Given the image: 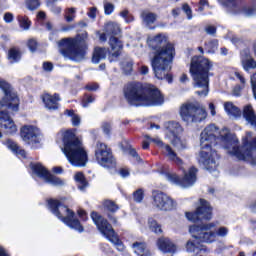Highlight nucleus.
<instances>
[{
  "mask_svg": "<svg viewBox=\"0 0 256 256\" xmlns=\"http://www.w3.org/2000/svg\"><path fill=\"white\" fill-rule=\"evenodd\" d=\"M242 115L247 124L251 125V127H255L256 129V113L251 104L243 107Z\"/></svg>",
  "mask_w": 256,
  "mask_h": 256,
  "instance_id": "nucleus-22",
  "label": "nucleus"
},
{
  "mask_svg": "<svg viewBox=\"0 0 256 256\" xmlns=\"http://www.w3.org/2000/svg\"><path fill=\"white\" fill-rule=\"evenodd\" d=\"M58 137L63 143L61 150L67 161L73 167H85L89 161V155L83 141L75 135V132L73 130H61Z\"/></svg>",
  "mask_w": 256,
  "mask_h": 256,
  "instance_id": "nucleus-5",
  "label": "nucleus"
},
{
  "mask_svg": "<svg viewBox=\"0 0 256 256\" xmlns=\"http://www.w3.org/2000/svg\"><path fill=\"white\" fill-rule=\"evenodd\" d=\"M88 17L90 19H95V17H97V8L96 7L90 8V10L88 12Z\"/></svg>",
  "mask_w": 256,
  "mask_h": 256,
  "instance_id": "nucleus-54",
  "label": "nucleus"
},
{
  "mask_svg": "<svg viewBox=\"0 0 256 256\" xmlns=\"http://www.w3.org/2000/svg\"><path fill=\"white\" fill-rule=\"evenodd\" d=\"M20 136L27 145L41 143V130L33 125H25L20 129Z\"/></svg>",
  "mask_w": 256,
  "mask_h": 256,
  "instance_id": "nucleus-18",
  "label": "nucleus"
},
{
  "mask_svg": "<svg viewBox=\"0 0 256 256\" xmlns=\"http://www.w3.org/2000/svg\"><path fill=\"white\" fill-rule=\"evenodd\" d=\"M91 219L96 225L98 231L110 241V243H113L115 245L116 249L118 251H125V246L123 245V242L119 240V236L117 233H115V230L113 229V226L109 224V221L105 219L101 214L93 211L91 212Z\"/></svg>",
  "mask_w": 256,
  "mask_h": 256,
  "instance_id": "nucleus-10",
  "label": "nucleus"
},
{
  "mask_svg": "<svg viewBox=\"0 0 256 256\" xmlns=\"http://www.w3.org/2000/svg\"><path fill=\"white\" fill-rule=\"evenodd\" d=\"M152 198V205L159 211H173V209H177V201L161 191L153 192Z\"/></svg>",
  "mask_w": 256,
  "mask_h": 256,
  "instance_id": "nucleus-15",
  "label": "nucleus"
},
{
  "mask_svg": "<svg viewBox=\"0 0 256 256\" xmlns=\"http://www.w3.org/2000/svg\"><path fill=\"white\" fill-rule=\"evenodd\" d=\"M122 69L125 73H131L133 71V61L127 60L122 62Z\"/></svg>",
  "mask_w": 256,
  "mask_h": 256,
  "instance_id": "nucleus-40",
  "label": "nucleus"
},
{
  "mask_svg": "<svg viewBox=\"0 0 256 256\" xmlns=\"http://www.w3.org/2000/svg\"><path fill=\"white\" fill-rule=\"evenodd\" d=\"M241 63L244 71L256 69V61L251 57V54L247 49L241 52Z\"/></svg>",
  "mask_w": 256,
  "mask_h": 256,
  "instance_id": "nucleus-23",
  "label": "nucleus"
},
{
  "mask_svg": "<svg viewBox=\"0 0 256 256\" xmlns=\"http://www.w3.org/2000/svg\"><path fill=\"white\" fill-rule=\"evenodd\" d=\"M31 169L33 173L37 177H39V179L45 181V183H49L50 185H54L55 187H63V185H65V181L51 174L47 170V168L41 165L40 163L31 164Z\"/></svg>",
  "mask_w": 256,
  "mask_h": 256,
  "instance_id": "nucleus-16",
  "label": "nucleus"
},
{
  "mask_svg": "<svg viewBox=\"0 0 256 256\" xmlns=\"http://www.w3.org/2000/svg\"><path fill=\"white\" fill-rule=\"evenodd\" d=\"M47 6L50 7V11H52L54 15H59V13H61V7L52 3H48Z\"/></svg>",
  "mask_w": 256,
  "mask_h": 256,
  "instance_id": "nucleus-45",
  "label": "nucleus"
},
{
  "mask_svg": "<svg viewBox=\"0 0 256 256\" xmlns=\"http://www.w3.org/2000/svg\"><path fill=\"white\" fill-rule=\"evenodd\" d=\"M74 179L78 183V188L80 189V191H84L85 187H87V180H85V176L83 175V173H76Z\"/></svg>",
  "mask_w": 256,
  "mask_h": 256,
  "instance_id": "nucleus-32",
  "label": "nucleus"
},
{
  "mask_svg": "<svg viewBox=\"0 0 256 256\" xmlns=\"http://www.w3.org/2000/svg\"><path fill=\"white\" fill-rule=\"evenodd\" d=\"M65 199L61 200H55L50 199L48 201L49 209L53 213V215H56L65 225L70 227V229H75L76 231H79V233H83V226H81V222H79L78 219H73V211L71 209L67 208V206H63V202Z\"/></svg>",
  "mask_w": 256,
  "mask_h": 256,
  "instance_id": "nucleus-8",
  "label": "nucleus"
},
{
  "mask_svg": "<svg viewBox=\"0 0 256 256\" xmlns=\"http://www.w3.org/2000/svg\"><path fill=\"white\" fill-rule=\"evenodd\" d=\"M4 145H6L8 149H11V151L18 157H23L24 159L27 157V152L21 149L13 140H7Z\"/></svg>",
  "mask_w": 256,
  "mask_h": 256,
  "instance_id": "nucleus-26",
  "label": "nucleus"
},
{
  "mask_svg": "<svg viewBox=\"0 0 256 256\" xmlns=\"http://www.w3.org/2000/svg\"><path fill=\"white\" fill-rule=\"evenodd\" d=\"M102 130L106 135H109L111 133V123L104 122L102 124Z\"/></svg>",
  "mask_w": 256,
  "mask_h": 256,
  "instance_id": "nucleus-51",
  "label": "nucleus"
},
{
  "mask_svg": "<svg viewBox=\"0 0 256 256\" xmlns=\"http://www.w3.org/2000/svg\"><path fill=\"white\" fill-rule=\"evenodd\" d=\"M40 5L41 3L39 2V0H27L26 2V6L29 11H35V9H39Z\"/></svg>",
  "mask_w": 256,
  "mask_h": 256,
  "instance_id": "nucleus-39",
  "label": "nucleus"
},
{
  "mask_svg": "<svg viewBox=\"0 0 256 256\" xmlns=\"http://www.w3.org/2000/svg\"><path fill=\"white\" fill-rule=\"evenodd\" d=\"M52 171H53V173H56V174H58V175H61V173H63V168L62 167H54L53 169H52Z\"/></svg>",
  "mask_w": 256,
  "mask_h": 256,
  "instance_id": "nucleus-62",
  "label": "nucleus"
},
{
  "mask_svg": "<svg viewBox=\"0 0 256 256\" xmlns=\"http://www.w3.org/2000/svg\"><path fill=\"white\" fill-rule=\"evenodd\" d=\"M120 17L125 20V23H133L135 18L129 13V10L125 9L120 12Z\"/></svg>",
  "mask_w": 256,
  "mask_h": 256,
  "instance_id": "nucleus-38",
  "label": "nucleus"
},
{
  "mask_svg": "<svg viewBox=\"0 0 256 256\" xmlns=\"http://www.w3.org/2000/svg\"><path fill=\"white\" fill-rule=\"evenodd\" d=\"M208 108L210 109V113H211L212 117H215V115H217V111H215V104L210 103L208 105Z\"/></svg>",
  "mask_w": 256,
  "mask_h": 256,
  "instance_id": "nucleus-60",
  "label": "nucleus"
},
{
  "mask_svg": "<svg viewBox=\"0 0 256 256\" xmlns=\"http://www.w3.org/2000/svg\"><path fill=\"white\" fill-rule=\"evenodd\" d=\"M243 89H245V85H236L232 90V95L234 97H241V91H243Z\"/></svg>",
  "mask_w": 256,
  "mask_h": 256,
  "instance_id": "nucleus-42",
  "label": "nucleus"
},
{
  "mask_svg": "<svg viewBox=\"0 0 256 256\" xmlns=\"http://www.w3.org/2000/svg\"><path fill=\"white\" fill-rule=\"evenodd\" d=\"M224 109L229 117H241V110L233 102L224 103Z\"/></svg>",
  "mask_w": 256,
  "mask_h": 256,
  "instance_id": "nucleus-27",
  "label": "nucleus"
},
{
  "mask_svg": "<svg viewBox=\"0 0 256 256\" xmlns=\"http://www.w3.org/2000/svg\"><path fill=\"white\" fill-rule=\"evenodd\" d=\"M106 33L108 35H119V33H121V28L119 27V24L115 22H109L106 25Z\"/></svg>",
  "mask_w": 256,
  "mask_h": 256,
  "instance_id": "nucleus-30",
  "label": "nucleus"
},
{
  "mask_svg": "<svg viewBox=\"0 0 256 256\" xmlns=\"http://www.w3.org/2000/svg\"><path fill=\"white\" fill-rule=\"evenodd\" d=\"M205 7H209V2L207 0H200L198 10L203 12L205 11Z\"/></svg>",
  "mask_w": 256,
  "mask_h": 256,
  "instance_id": "nucleus-53",
  "label": "nucleus"
},
{
  "mask_svg": "<svg viewBox=\"0 0 256 256\" xmlns=\"http://www.w3.org/2000/svg\"><path fill=\"white\" fill-rule=\"evenodd\" d=\"M140 75H148L149 74V67L147 66H141L139 68Z\"/></svg>",
  "mask_w": 256,
  "mask_h": 256,
  "instance_id": "nucleus-58",
  "label": "nucleus"
},
{
  "mask_svg": "<svg viewBox=\"0 0 256 256\" xmlns=\"http://www.w3.org/2000/svg\"><path fill=\"white\" fill-rule=\"evenodd\" d=\"M132 247L134 249V253H136V255L138 256H151V251L147 249V246L145 245V243L135 242L132 245Z\"/></svg>",
  "mask_w": 256,
  "mask_h": 256,
  "instance_id": "nucleus-28",
  "label": "nucleus"
},
{
  "mask_svg": "<svg viewBox=\"0 0 256 256\" xmlns=\"http://www.w3.org/2000/svg\"><path fill=\"white\" fill-rule=\"evenodd\" d=\"M134 201H136V203H141L143 201V190L142 189H138L134 192Z\"/></svg>",
  "mask_w": 256,
  "mask_h": 256,
  "instance_id": "nucleus-43",
  "label": "nucleus"
},
{
  "mask_svg": "<svg viewBox=\"0 0 256 256\" xmlns=\"http://www.w3.org/2000/svg\"><path fill=\"white\" fill-rule=\"evenodd\" d=\"M1 109H9L12 113L19 111V96L7 81L0 78V129H4L7 135L17 133V125L9 115V112Z\"/></svg>",
  "mask_w": 256,
  "mask_h": 256,
  "instance_id": "nucleus-4",
  "label": "nucleus"
},
{
  "mask_svg": "<svg viewBox=\"0 0 256 256\" xmlns=\"http://www.w3.org/2000/svg\"><path fill=\"white\" fill-rule=\"evenodd\" d=\"M109 45L112 49V53L109 55V60L115 61V59L121 55V51L123 50V42L116 37H111L109 40Z\"/></svg>",
  "mask_w": 256,
  "mask_h": 256,
  "instance_id": "nucleus-21",
  "label": "nucleus"
},
{
  "mask_svg": "<svg viewBox=\"0 0 256 256\" xmlns=\"http://www.w3.org/2000/svg\"><path fill=\"white\" fill-rule=\"evenodd\" d=\"M155 45V55L151 61L154 75L157 79H166L168 83H173V77L169 75L171 63L175 57V48L169 43L165 34H159L152 40Z\"/></svg>",
  "mask_w": 256,
  "mask_h": 256,
  "instance_id": "nucleus-3",
  "label": "nucleus"
},
{
  "mask_svg": "<svg viewBox=\"0 0 256 256\" xmlns=\"http://www.w3.org/2000/svg\"><path fill=\"white\" fill-rule=\"evenodd\" d=\"M113 11H115V5H113L110 2H105L104 3V12L105 15H111V13H113Z\"/></svg>",
  "mask_w": 256,
  "mask_h": 256,
  "instance_id": "nucleus-41",
  "label": "nucleus"
},
{
  "mask_svg": "<svg viewBox=\"0 0 256 256\" xmlns=\"http://www.w3.org/2000/svg\"><path fill=\"white\" fill-rule=\"evenodd\" d=\"M86 89H87V91H97V89H99V85H97V84H87Z\"/></svg>",
  "mask_w": 256,
  "mask_h": 256,
  "instance_id": "nucleus-59",
  "label": "nucleus"
},
{
  "mask_svg": "<svg viewBox=\"0 0 256 256\" xmlns=\"http://www.w3.org/2000/svg\"><path fill=\"white\" fill-rule=\"evenodd\" d=\"M148 226H149V229L153 231V233H156V234L163 233V230L161 229V225H159L157 221L153 219L148 220Z\"/></svg>",
  "mask_w": 256,
  "mask_h": 256,
  "instance_id": "nucleus-36",
  "label": "nucleus"
},
{
  "mask_svg": "<svg viewBox=\"0 0 256 256\" xmlns=\"http://www.w3.org/2000/svg\"><path fill=\"white\" fill-rule=\"evenodd\" d=\"M4 21H5V23H12V21H13V14H11V13H6L5 15H4Z\"/></svg>",
  "mask_w": 256,
  "mask_h": 256,
  "instance_id": "nucleus-57",
  "label": "nucleus"
},
{
  "mask_svg": "<svg viewBox=\"0 0 256 256\" xmlns=\"http://www.w3.org/2000/svg\"><path fill=\"white\" fill-rule=\"evenodd\" d=\"M109 50L107 48L96 47L92 56V63L98 64L102 59L107 58Z\"/></svg>",
  "mask_w": 256,
  "mask_h": 256,
  "instance_id": "nucleus-25",
  "label": "nucleus"
},
{
  "mask_svg": "<svg viewBox=\"0 0 256 256\" xmlns=\"http://www.w3.org/2000/svg\"><path fill=\"white\" fill-rule=\"evenodd\" d=\"M95 157L99 165H102V167H113V165H115L111 149L104 143L98 142L96 144Z\"/></svg>",
  "mask_w": 256,
  "mask_h": 256,
  "instance_id": "nucleus-17",
  "label": "nucleus"
},
{
  "mask_svg": "<svg viewBox=\"0 0 256 256\" xmlns=\"http://www.w3.org/2000/svg\"><path fill=\"white\" fill-rule=\"evenodd\" d=\"M164 179L175 185H180V187H191L197 181V168L191 167L188 172H185L182 179L178 175L171 173L164 174Z\"/></svg>",
  "mask_w": 256,
  "mask_h": 256,
  "instance_id": "nucleus-14",
  "label": "nucleus"
},
{
  "mask_svg": "<svg viewBox=\"0 0 256 256\" xmlns=\"http://www.w3.org/2000/svg\"><path fill=\"white\" fill-rule=\"evenodd\" d=\"M221 143L227 154L238 161H247L250 165L256 167V134L246 132L242 138V146H239V138L235 134H231L229 129L219 128L215 124H210L204 128L200 135V147L198 162L204 165L205 169L213 173L214 177L219 176L217 171V161L219 156L217 152L211 148L212 145Z\"/></svg>",
  "mask_w": 256,
  "mask_h": 256,
  "instance_id": "nucleus-1",
  "label": "nucleus"
},
{
  "mask_svg": "<svg viewBox=\"0 0 256 256\" xmlns=\"http://www.w3.org/2000/svg\"><path fill=\"white\" fill-rule=\"evenodd\" d=\"M219 47V42L217 40H210L205 43V49L207 53H215Z\"/></svg>",
  "mask_w": 256,
  "mask_h": 256,
  "instance_id": "nucleus-35",
  "label": "nucleus"
},
{
  "mask_svg": "<svg viewBox=\"0 0 256 256\" xmlns=\"http://www.w3.org/2000/svg\"><path fill=\"white\" fill-rule=\"evenodd\" d=\"M140 17L142 19L143 25L146 27H151L157 21V14L149 11V10H144L141 12Z\"/></svg>",
  "mask_w": 256,
  "mask_h": 256,
  "instance_id": "nucleus-24",
  "label": "nucleus"
},
{
  "mask_svg": "<svg viewBox=\"0 0 256 256\" xmlns=\"http://www.w3.org/2000/svg\"><path fill=\"white\" fill-rule=\"evenodd\" d=\"M28 47L32 53L35 52V50L37 49V40L30 39L28 41Z\"/></svg>",
  "mask_w": 256,
  "mask_h": 256,
  "instance_id": "nucleus-48",
  "label": "nucleus"
},
{
  "mask_svg": "<svg viewBox=\"0 0 256 256\" xmlns=\"http://www.w3.org/2000/svg\"><path fill=\"white\" fill-rule=\"evenodd\" d=\"M213 69V63L209 59L201 56H194L190 63V75L194 81L195 89L199 97H207L209 95V71Z\"/></svg>",
  "mask_w": 256,
  "mask_h": 256,
  "instance_id": "nucleus-7",
  "label": "nucleus"
},
{
  "mask_svg": "<svg viewBox=\"0 0 256 256\" xmlns=\"http://www.w3.org/2000/svg\"><path fill=\"white\" fill-rule=\"evenodd\" d=\"M8 59L9 61H11V63H17V61L21 59V53L19 52V50L12 48L8 52Z\"/></svg>",
  "mask_w": 256,
  "mask_h": 256,
  "instance_id": "nucleus-33",
  "label": "nucleus"
},
{
  "mask_svg": "<svg viewBox=\"0 0 256 256\" xmlns=\"http://www.w3.org/2000/svg\"><path fill=\"white\" fill-rule=\"evenodd\" d=\"M65 115L71 117V123L73 127H79L81 125V117L75 114L73 110H65Z\"/></svg>",
  "mask_w": 256,
  "mask_h": 256,
  "instance_id": "nucleus-31",
  "label": "nucleus"
},
{
  "mask_svg": "<svg viewBox=\"0 0 256 256\" xmlns=\"http://www.w3.org/2000/svg\"><path fill=\"white\" fill-rule=\"evenodd\" d=\"M216 227L217 222H210L199 226H190L189 231L193 239H195V241H187V253H192L195 256L209 255V248H207V246L205 245L197 244V241H200V243H207L208 245H211V243H215V241H217V237L223 238L229 235V228L221 226L218 229H216Z\"/></svg>",
  "mask_w": 256,
  "mask_h": 256,
  "instance_id": "nucleus-2",
  "label": "nucleus"
},
{
  "mask_svg": "<svg viewBox=\"0 0 256 256\" xmlns=\"http://www.w3.org/2000/svg\"><path fill=\"white\" fill-rule=\"evenodd\" d=\"M124 97L129 105H163V96L155 86L143 87L141 83H130L124 88Z\"/></svg>",
  "mask_w": 256,
  "mask_h": 256,
  "instance_id": "nucleus-6",
  "label": "nucleus"
},
{
  "mask_svg": "<svg viewBox=\"0 0 256 256\" xmlns=\"http://www.w3.org/2000/svg\"><path fill=\"white\" fill-rule=\"evenodd\" d=\"M205 32L208 35H215L217 33V28H215V26L208 25L205 27Z\"/></svg>",
  "mask_w": 256,
  "mask_h": 256,
  "instance_id": "nucleus-50",
  "label": "nucleus"
},
{
  "mask_svg": "<svg viewBox=\"0 0 256 256\" xmlns=\"http://www.w3.org/2000/svg\"><path fill=\"white\" fill-rule=\"evenodd\" d=\"M234 75H235L236 79H238V81H240L241 85H245L247 83V80H245V77L240 72H235Z\"/></svg>",
  "mask_w": 256,
  "mask_h": 256,
  "instance_id": "nucleus-52",
  "label": "nucleus"
},
{
  "mask_svg": "<svg viewBox=\"0 0 256 256\" xmlns=\"http://www.w3.org/2000/svg\"><path fill=\"white\" fill-rule=\"evenodd\" d=\"M145 137L146 139H149L150 141H152V143H155L156 145H158V147L162 149V153H164V155H166V157H168L170 161H174V163H176L177 165H181L183 163V160H181V158L177 156V153L174 152L173 148H171V146H169L168 144L163 143L161 139L159 138L151 139V137L147 135Z\"/></svg>",
  "mask_w": 256,
  "mask_h": 256,
  "instance_id": "nucleus-19",
  "label": "nucleus"
},
{
  "mask_svg": "<svg viewBox=\"0 0 256 256\" xmlns=\"http://www.w3.org/2000/svg\"><path fill=\"white\" fill-rule=\"evenodd\" d=\"M207 109L199 103L187 102L180 107V117L185 123H203L207 119Z\"/></svg>",
  "mask_w": 256,
  "mask_h": 256,
  "instance_id": "nucleus-11",
  "label": "nucleus"
},
{
  "mask_svg": "<svg viewBox=\"0 0 256 256\" xmlns=\"http://www.w3.org/2000/svg\"><path fill=\"white\" fill-rule=\"evenodd\" d=\"M65 19L68 23H71L73 21V19H75V15H72V14H67L66 13V16H65Z\"/></svg>",
  "mask_w": 256,
  "mask_h": 256,
  "instance_id": "nucleus-63",
  "label": "nucleus"
},
{
  "mask_svg": "<svg viewBox=\"0 0 256 256\" xmlns=\"http://www.w3.org/2000/svg\"><path fill=\"white\" fill-rule=\"evenodd\" d=\"M103 207L104 211L107 213H117V211H119V206L111 200H105L103 202Z\"/></svg>",
  "mask_w": 256,
  "mask_h": 256,
  "instance_id": "nucleus-29",
  "label": "nucleus"
},
{
  "mask_svg": "<svg viewBox=\"0 0 256 256\" xmlns=\"http://www.w3.org/2000/svg\"><path fill=\"white\" fill-rule=\"evenodd\" d=\"M224 5H226V7H237L239 0H224Z\"/></svg>",
  "mask_w": 256,
  "mask_h": 256,
  "instance_id": "nucleus-49",
  "label": "nucleus"
},
{
  "mask_svg": "<svg viewBox=\"0 0 256 256\" xmlns=\"http://www.w3.org/2000/svg\"><path fill=\"white\" fill-rule=\"evenodd\" d=\"M189 81V77H187V74H182L180 77V83H187Z\"/></svg>",
  "mask_w": 256,
  "mask_h": 256,
  "instance_id": "nucleus-64",
  "label": "nucleus"
},
{
  "mask_svg": "<svg viewBox=\"0 0 256 256\" xmlns=\"http://www.w3.org/2000/svg\"><path fill=\"white\" fill-rule=\"evenodd\" d=\"M42 101L49 111H57L59 109V101H61V97L59 94L51 95L49 93H45L42 95Z\"/></svg>",
  "mask_w": 256,
  "mask_h": 256,
  "instance_id": "nucleus-20",
  "label": "nucleus"
},
{
  "mask_svg": "<svg viewBox=\"0 0 256 256\" xmlns=\"http://www.w3.org/2000/svg\"><path fill=\"white\" fill-rule=\"evenodd\" d=\"M18 21L20 23V27L24 29V31H29V27H31V22L27 16H19Z\"/></svg>",
  "mask_w": 256,
  "mask_h": 256,
  "instance_id": "nucleus-37",
  "label": "nucleus"
},
{
  "mask_svg": "<svg viewBox=\"0 0 256 256\" xmlns=\"http://www.w3.org/2000/svg\"><path fill=\"white\" fill-rule=\"evenodd\" d=\"M95 98L93 96H85L82 101V107H89L90 103H94Z\"/></svg>",
  "mask_w": 256,
  "mask_h": 256,
  "instance_id": "nucleus-44",
  "label": "nucleus"
},
{
  "mask_svg": "<svg viewBox=\"0 0 256 256\" xmlns=\"http://www.w3.org/2000/svg\"><path fill=\"white\" fill-rule=\"evenodd\" d=\"M129 155L136 159V161H141V158L139 157V154H137V151L135 149H130Z\"/></svg>",
  "mask_w": 256,
  "mask_h": 256,
  "instance_id": "nucleus-56",
  "label": "nucleus"
},
{
  "mask_svg": "<svg viewBox=\"0 0 256 256\" xmlns=\"http://www.w3.org/2000/svg\"><path fill=\"white\" fill-rule=\"evenodd\" d=\"M182 9L184 13H186L188 19H193L191 7H189V4H183Z\"/></svg>",
  "mask_w": 256,
  "mask_h": 256,
  "instance_id": "nucleus-46",
  "label": "nucleus"
},
{
  "mask_svg": "<svg viewBox=\"0 0 256 256\" xmlns=\"http://www.w3.org/2000/svg\"><path fill=\"white\" fill-rule=\"evenodd\" d=\"M253 95L256 98V72L250 78Z\"/></svg>",
  "mask_w": 256,
  "mask_h": 256,
  "instance_id": "nucleus-47",
  "label": "nucleus"
},
{
  "mask_svg": "<svg viewBox=\"0 0 256 256\" xmlns=\"http://www.w3.org/2000/svg\"><path fill=\"white\" fill-rule=\"evenodd\" d=\"M186 217L188 221L197 223L198 221H211L213 217V208L205 199H200V206L195 212H187Z\"/></svg>",
  "mask_w": 256,
  "mask_h": 256,
  "instance_id": "nucleus-12",
  "label": "nucleus"
},
{
  "mask_svg": "<svg viewBox=\"0 0 256 256\" xmlns=\"http://www.w3.org/2000/svg\"><path fill=\"white\" fill-rule=\"evenodd\" d=\"M43 69H44V71H47V72L53 71V63H51V62H44L43 63Z\"/></svg>",
  "mask_w": 256,
  "mask_h": 256,
  "instance_id": "nucleus-55",
  "label": "nucleus"
},
{
  "mask_svg": "<svg viewBox=\"0 0 256 256\" xmlns=\"http://www.w3.org/2000/svg\"><path fill=\"white\" fill-rule=\"evenodd\" d=\"M119 173H120L121 177H123V178L129 177V170H127L125 168L120 169Z\"/></svg>",
  "mask_w": 256,
  "mask_h": 256,
  "instance_id": "nucleus-61",
  "label": "nucleus"
},
{
  "mask_svg": "<svg viewBox=\"0 0 256 256\" xmlns=\"http://www.w3.org/2000/svg\"><path fill=\"white\" fill-rule=\"evenodd\" d=\"M166 128V139H169L170 143L177 149H185V142L181 141V133H183V127L179 122H167Z\"/></svg>",
  "mask_w": 256,
  "mask_h": 256,
  "instance_id": "nucleus-13",
  "label": "nucleus"
},
{
  "mask_svg": "<svg viewBox=\"0 0 256 256\" xmlns=\"http://www.w3.org/2000/svg\"><path fill=\"white\" fill-rule=\"evenodd\" d=\"M89 35L87 32L76 36L75 38H65L61 45L65 47V55L72 61H81L85 58V41Z\"/></svg>",
  "mask_w": 256,
  "mask_h": 256,
  "instance_id": "nucleus-9",
  "label": "nucleus"
},
{
  "mask_svg": "<svg viewBox=\"0 0 256 256\" xmlns=\"http://www.w3.org/2000/svg\"><path fill=\"white\" fill-rule=\"evenodd\" d=\"M242 15L244 17H255L256 15V7L255 6H244L241 9Z\"/></svg>",
  "mask_w": 256,
  "mask_h": 256,
  "instance_id": "nucleus-34",
  "label": "nucleus"
}]
</instances>
